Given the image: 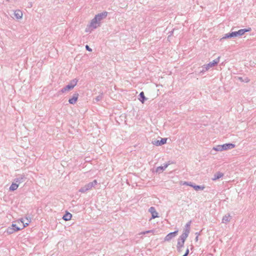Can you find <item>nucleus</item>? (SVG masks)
<instances>
[{"label":"nucleus","mask_w":256,"mask_h":256,"mask_svg":"<svg viewBox=\"0 0 256 256\" xmlns=\"http://www.w3.org/2000/svg\"><path fill=\"white\" fill-rule=\"evenodd\" d=\"M100 26V24L96 19L94 18L91 20L90 24L87 26L85 32H91L94 30L96 29Z\"/></svg>","instance_id":"nucleus-1"},{"label":"nucleus","mask_w":256,"mask_h":256,"mask_svg":"<svg viewBox=\"0 0 256 256\" xmlns=\"http://www.w3.org/2000/svg\"><path fill=\"white\" fill-rule=\"evenodd\" d=\"M220 57H218L216 59L213 60L212 62H210L208 64L204 65L202 66V70H200V73L203 74L206 71H207L210 68L216 66L220 61Z\"/></svg>","instance_id":"nucleus-2"},{"label":"nucleus","mask_w":256,"mask_h":256,"mask_svg":"<svg viewBox=\"0 0 256 256\" xmlns=\"http://www.w3.org/2000/svg\"><path fill=\"white\" fill-rule=\"evenodd\" d=\"M188 238V233H182L178 240L177 250L178 252L181 251V248L184 246V242Z\"/></svg>","instance_id":"nucleus-3"},{"label":"nucleus","mask_w":256,"mask_h":256,"mask_svg":"<svg viewBox=\"0 0 256 256\" xmlns=\"http://www.w3.org/2000/svg\"><path fill=\"white\" fill-rule=\"evenodd\" d=\"M108 14V12L106 11H104L96 14L94 18L96 19V20H98L100 24H101V21L106 18Z\"/></svg>","instance_id":"nucleus-4"},{"label":"nucleus","mask_w":256,"mask_h":256,"mask_svg":"<svg viewBox=\"0 0 256 256\" xmlns=\"http://www.w3.org/2000/svg\"><path fill=\"white\" fill-rule=\"evenodd\" d=\"M252 30L250 28H248L240 29L236 32H232L234 34V38L242 36L244 34L245 32H250Z\"/></svg>","instance_id":"nucleus-5"},{"label":"nucleus","mask_w":256,"mask_h":256,"mask_svg":"<svg viewBox=\"0 0 256 256\" xmlns=\"http://www.w3.org/2000/svg\"><path fill=\"white\" fill-rule=\"evenodd\" d=\"M26 179V178L24 174H18L16 176V178H14V181L19 185L20 184L24 182Z\"/></svg>","instance_id":"nucleus-6"},{"label":"nucleus","mask_w":256,"mask_h":256,"mask_svg":"<svg viewBox=\"0 0 256 256\" xmlns=\"http://www.w3.org/2000/svg\"><path fill=\"white\" fill-rule=\"evenodd\" d=\"M178 232V230H177L174 232L169 233L164 238V241H167V242L170 241L172 239L174 238L177 235Z\"/></svg>","instance_id":"nucleus-7"},{"label":"nucleus","mask_w":256,"mask_h":256,"mask_svg":"<svg viewBox=\"0 0 256 256\" xmlns=\"http://www.w3.org/2000/svg\"><path fill=\"white\" fill-rule=\"evenodd\" d=\"M166 138H161L160 140H156L152 142V144L156 146H162L166 142Z\"/></svg>","instance_id":"nucleus-8"},{"label":"nucleus","mask_w":256,"mask_h":256,"mask_svg":"<svg viewBox=\"0 0 256 256\" xmlns=\"http://www.w3.org/2000/svg\"><path fill=\"white\" fill-rule=\"evenodd\" d=\"M98 184L97 180H94L92 182L88 183L86 184L84 186L87 190V191L91 190L92 188L94 187Z\"/></svg>","instance_id":"nucleus-9"},{"label":"nucleus","mask_w":256,"mask_h":256,"mask_svg":"<svg viewBox=\"0 0 256 256\" xmlns=\"http://www.w3.org/2000/svg\"><path fill=\"white\" fill-rule=\"evenodd\" d=\"M235 147V144L231 143H227L222 145L223 150H230Z\"/></svg>","instance_id":"nucleus-10"},{"label":"nucleus","mask_w":256,"mask_h":256,"mask_svg":"<svg viewBox=\"0 0 256 256\" xmlns=\"http://www.w3.org/2000/svg\"><path fill=\"white\" fill-rule=\"evenodd\" d=\"M78 94L77 92L74 93L72 98H70L68 100V102L70 104H74L76 103L78 100Z\"/></svg>","instance_id":"nucleus-11"},{"label":"nucleus","mask_w":256,"mask_h":256,"mask_svg":"<svg viewBox=\"0 0 256 256\" xmlns=\"http://www.w3.org/2000/svg\"><path fill=\"white\" fill-rule=\"evenodd\" d=\"M148 212L152 214V218H154L158 217V213L156 212L154 207L152 206L148 209Z\"/></svg>","instance_id":"nucleus-12"},{"label":"nucleus","mask_w":256,"mask_h":256,"mask_svg":"<svg viewBox=\"0 0 256 256\" xmlns=\"http://www.w3.org/2000/svg\"><path fill=\"white\" fill-rule=\"evenodd\" d=\"M170 164V162L164 164V166H160L156 168V172L160 173L162 172Z\"/></svg>","instance_id":"nucleus-13"},{"label":"nucleus","mask_w":256,"mask_h":256,"mask_svg":"<svg viewBox=\"0 0 256 256\" xmlns=\"http://www.w3.org/2000/svg\"><path fill=\"white\" fill-rule=\"evenodd\" d=\"M72 89V87L71 85H70L68 84L63 88H62L60 91L59 93H64L66 91L70 90Z\"/></svg>","instance_id":"nucleus-14"},{"label":"nucleus","mask_w":256,"mask_h":256,"mask_svg":"<svg viewBox=\"0 0 256 256\" xmlns=\"http://www.w3.org/2000/svg\"><path fill=\"white\" fill-rule=\"evenodd\" d=\"M235 78L237 80H239L240 82H248L250 81V78L247 76H236Z\"/></svg>","instance_id":"nucleus-15"},{"label":"nucleus","mask_w":256,"mask_h":256,"mask_svg":"<svg viewBox=\"0 0 256 256\" xmlns=\"http://www.w3.org/2000/svg\"><path fill=\"white\" fill-rule=\"evenodd\" d=\"M223 176H224L223 173H222L220 172H218L214 175V176L212 178V180H216L222 177Z\"/></svg>","instance_id":"nucleus-16"},{"label":"nucleus","mask_w":256,"mask_h":256,"mask_svg":"<svg viewBox=\"0 0 256 256\" xmlns=\"http://www.w3.org/2000/svg\"><path fill=\"white\" fill-rule=\"evenodd\" d=\"M191 224V221L188 222L186 224V228L183 231L182 233H185L187 232L188 233V236L189 233L190 232V226Z\"/></svg>","instance_id":"nucleus-17"},{"label":"nucleus","mask_w":256,"mask_h":256,"mask_svg":"<svg viewBox=\"0 0 256 256\" xmlns=\"http://www.w3.org/2000/svg\"><path fill=\"white\" fill-rule=\"evenodd\" d=\"M72 217V214L68 212H66L62 216V218L64 220H66V221H68V220H69L71 219Z\"/></svg>","instance_id":"nucleus-18"},{"label":"nucleus","mask_w":256,"mask_h":256,"mask_svg":"<svg viewBox=\"0 0 256 256\" xmlns=\"http://www.w3.org/2000/svg\"><path fill=\"white\" fill-rule=\"evenodd\" d=\"M14 16L17 19H20L22 18V13L20 10H16L14 12Z\"/></svg>","instance_id":"nucleus-19"},{"label":"nucleus","mask_w":256,"mask_h":256,"mask_svg":"<svg viewBox=\"0 0 256 256\" xmlns=\"http://www.w3.org/2000/svg\"><path fill=\"white\" fill-rule=\"evenodd\" d=\"M146 98L144 96V92H140L139 94V98L138 100L140 101L142 104L144 103L145 100H146Z\"/></svg>","instance_id":"nucleus-20"},{"label":"nucleus","mask_w":256,"mask_h":256,"mask_svg":"<svg viewBox=\"0 0 256 256\" xmlns=\"http://www.w3.org/2000/svg\"><path fill=\"white\" fill-rule=\"evenodd\" d=\"M18 186L19 185L18 184L15 182H12L11 186H10L9 190L10 191H14L18 188Z\"/></svg>","instance_id":"nucleus-21"},{"label":"nucleus","mask_w":256,"mask_h":256,"mask_svg":"<svg viewBox=\"0 0 256 256\" xmlns=\"http://www.w3.org/2000/svg\"><path fill=\"white\" fill-rule=\"evenodd\" d=\"M234 38L233 32H229L228 34H226L224 35V36L220 39V40L226 39V38Z\"/></svg>","instance_id":"nucleus-22"},{"label":"nucleus","mask_w":256,"mask_h":256,"mask_svg":"<svg viewBox=\"0 0 256 256\" xmlns=\"http://www.w3.org/2000/svg\"><path fill=\"white\" fill-rule=\"evenodd\" d=\"M230 214L225 215L222 220V222L224 224H226L230 221Z\"/></svg>","instance_id":"nucleus-23"},{"label":"nucleus","mask_w":256,"mask_h":256,"mask_svg":"<svg viewBox=\"0 0 256 256\" xmlns=\"http://www.w3.org/2000/svg\"><path fill=\"white\" fill-rule=\"evenodd\" d=\"M6 232L8 234H13L14 232H15L14 230V228L12 227V226H11V227H8Z\"/></svg>","instance_id":"nucleus-24"},{"label":"nucleus","mask_w":256,"mask_h":256,"mask_svg":"<svg viewBox=\"0 0 256 256\" xmlns=\"http://www.w3.org/2000/svg\"><path fill=\"white\" fill-rule=\"evenodd\" d=\"M78 82V80H76V78L70 81L69 84L71 85L72 87L73 88L76 85Z\"/></svg>","instance_id":"nucleus-25"},{"label":"nucleus","mask_w":256,"mask_h":256,"mask_svg":"<svg viewBox=\"0 0 256 256\" xmlns=\"http://www.w3.org/2000/svg\"><path fill=\"white\" fill-rule=\"evenodd\" d=\"M193 188L196 190H203L204 188V186L194 184Z\"/></svg>","instance_id":"nucleus-26"},{"label":"nucleus","mask_w":256,"mask_h":256,"mask_svg":"<svg viewBox=\"0 0 256 256\" xmlns=\"http://www.w3.org/2000/svg\"><path fill=\"white\" fill-rule=\"evenodd\" d=\"M102 98H103V94H102H102H100L98 96H97L94 98V100H96V102H100V101L102 100Z\"/></svg>","instance_id":"nucleus-27"},{"label":"nucleus","mask_w":256,"mask_h":256,"mask_svg":"<svg viewBox=\"0 0 256 256\" xmlns=\"http://www.w3.org/2000/svg\"><path fill=\"white\" fill-rule=\"evenodd\" d=\"M212 150L216 151H222V145H218L216 147H214Z\"/></svg>","instance_id":"nucleus-28"},{"label":"nucleus","mask_w":256,"mask_h":256,"mask_svg":"<svg viewBox=\"0 0 256 256\" xmlns=\"http://www.w3.org/2000/svg\"><path fill=\"white\" fill-rule=\"evenodd\" d=\"M26 220L27 222H24V220L23 219H22V222L24 224V227L28 226V225L29 223L30 222V220H29L28 218H26Z\"/></svg>","instance_id":"nucleus-29"},{"label":"nucleus","mask_w":256,"mask_h":256,"mask_svg":"<svg viewBox=\"0 0 256 256\" xmlns=\"http://www.w3.org/2000/svg\"><path fill=\"white\" fill-rule=\"evenodd\" d=\"M12 226L14 228L15 232H18L20 230V228L17 226L16 224H12Z\"/></svg>","instance_id":"nucleus-30"},{"label":"nucleus","mask_w":256,"mask_h":256,"mask_svg":"<svg viewBox=\"0 0 256 256\" xmlns=\"http://www.w3.org/2000/svg\"><path fill=\"white\" fill-rule=\"evenodd\" d=\"M79 192H82V193H84L86 192H87V190H86V188H84V186H82V187L80 190H79Z\"/></svg>","instance_id":"nucleus-31"},{"label":"nucleus","mask_w":256,"mask_h":256,"mask_svg":"<svg viewBox=\"0 0 256 256\" xmlns=\"http://www.w3.org/2000/svg\"><path fill=\"white\" fill-rule=\"evenodd\" d=\"M86 48L87 50H88L89 52L92 51V49L91 48H90L88 45L86 46Z\"/></svg>","instance_id":"nucleus-32"},{"label":"nucleus","mask_w":256,"mask_h":256,"mask_svg":"<svg viewBox=\"0 0 256 256\" xmlns=\"http://www.w3.org/2000/svg\"><path fill=\"white\" fill-rule=\"evenodd\" d=\"M196 237L195 238V240L196 242H197L198 240V236L200 235V233L199 232H196Z\"/></svg>","instance_id":"nucleus-33"},{"label":"nucleus","mask_w":256,"mask_h":256,"mask_svg":"<svg viewBox=\"0 0 256 256\" xmlns=\"http://www.w3.org/2000/svg\"><path fill=\"white\" fill-rule=\"evenodd\" d=\"M189 254V250L188 248H187L186 252H185V254H184V255L185 256H188Z\"/></svg>","instance_id":"nucleus-34"},{"label":"nucleus","mask_w":256,"mask_h":256,"mask_svg":"<svg viewBox=\"0 0 256 256\" xmlns=\"http://www.w3.org/2000/svg\"><path fill=\"white\" fill-rule=\"evenodd\" d=\"M154 230H149L145 231L146 234H148V233H154Z\"/></svg>","instance_id":"nucleus-35"},{"label":"nucleus","mask_w":256,"mask_h":256,"mask_svg":"<svg viewBox=\"0 0 256 256\" xmlns=\"http://www.w3.org/2000/svg\"><path fill=\"white\" fill-rule=\"evenodd\" d=\"M188 186H190L193 188L194 184L192 182H189V184H188Z\"/></svg>","instance_id":"nucleus-36"},{"label":"nucleus","mask_w":256,"mask_h":256,"mask_svg":"<svg viewBox=\"0 0 256 256\" xmlns=\"http://www.w3.org/2000/svg\"><path fill=\"white\" fill-rule=\"evenodd\" d=\"M183 184L188 186V184H189V182H184Z\"/></svg>","instance_id":"nucleus-37"},{"label":"nucleus","mask_w":256,"mask_h":256,"mask_svg":"<svg viewBox=\"0 0 256 256\" xmlns=\"http://www.w3.org/2000/svg\"><path fill=\"white\" fill-rule=\"evenodd\" d=\"M140 234H146L145 231H144V232H142L140 233Z\"/></svg>","instance_id":"nucleus-38"},{"label":"nucleus","mask_w":256,"mask_h":256,"mask_svg":"<svg viewBox=\"0 0 256 256\" xmlns=\"http://www.w3.org/2000/svg\"><path fill=\"white\" fill-rule=\"evenodd\" d=\"M172 33H173V31H171V32H170V35H172Z\"/></svg>","instance_id":"nucleus-39"}]
</instances>
